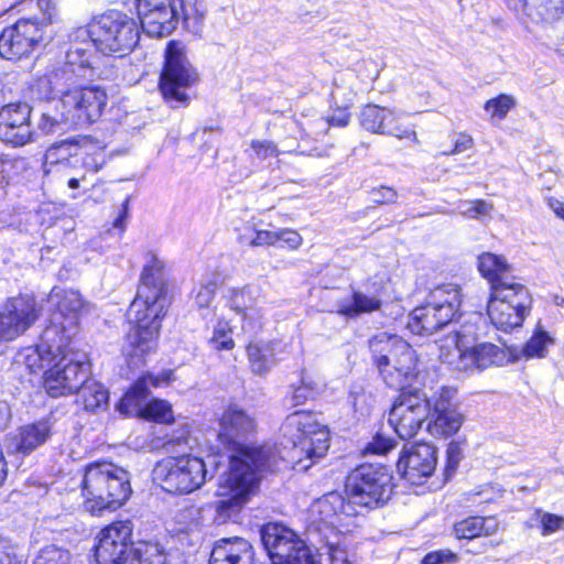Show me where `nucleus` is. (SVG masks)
I'll list each match as a JSON object with an SVG mask.
<instances>
[{"mask_svg": "<svg viewBox=\"0 0 564 564\" xmlns=\"http://www.w3.org/2000/svg\"><path fill=\"white\" fill-rule=\"evenodd\" d=\"M542 534L550 535L560 530L564 529V517H560L553 513H543L541 516Z\"/></svg>", "mask_w": 564, "mask_h": 564, "instance_id": "50", "label": "nucleus"}, {"mask_svg": "<svg viewBox=\"0 0 564 564\" xmlns=\"http://www.w3.org/2000/svg\"><path fill=\"white\" fill-rule=\"evenodd\" d=\"M490 296L514 303L517 307H531V295L525 285L519 282L513 275L496 282L490 289Z\"/></svg>", "mask_w": 564, "mask_h": 564, "instance_id": "33", "label": "nucleus"}, {"mask_svg": "<svg viewBox=\"0 0 564 564\" xmlns=\"http://www.w3.org/2000/svg\"><path fill=\"white\" fill-rule=\"evenodd\" d=\"M373 364L387 386L404 389L417 375L414 349L401 337L379 333L369 340Z\"/></svg>", "mask_w": 564, "mask_h": 564, "instance_id": "6", "label": "nucleus"}, {"mask_svg": "<svg viewBox=\"0 0 564 564\" xmlns=\"http://www.w3.org/2000/svg\"><path fill=\"white\" fill-rule=\"evenodd\" d=\"M219 441L229 451L228 465L217 479L216 509L220 516L237 514L256 492L261 474L278 465L270 446H249L242 443L256 432L253 416L234 404L220 417Z\"/></svg>", "mask_w": 564, "mask_h": 564, "instance_id": "1", "label": "nucleus"}, {"mask_svg": "<svg viewBox=\"0 0 564 564\" xmlns=\"http://www.w3.org/2000/svg\"><path fill=\"white\" fill-rule=\"evenodd\" d=\"M522 10L533 22H552L562 15L564 6L562 0H523Z\"/></svg>", "mask_w": 564, "mask_h": 564, "instance_id": "36", "label": "nucleus"}, {"mask_svg": "<svg viewBox=\"0 0 564 564\" xmlns=\"http://www.w3.org/2000/svg\"><path fill=\"white\" fill-rule=\"evenodd\" d=\"M257 299L252 289L247 285L242 288H230L227 291V305L230 310L241 315L242 329L253 332L260 325L258 321L262 317L260 310L256 307Z\"/></svg>", "mask_w": 564, "mask_h": 564, "instance_id": "27", "label": "nucleus"}, {"mask_svg": "<svg viewBox=\"0 0 564 564\" xmlns=\"http://www.w3.org/2000/svg\"><path fill=\"white\" fill-rule=\"evenodd\" d=\"M498 522L495 518L468 517L456 522L453 527L455 538L473 540L479 536H489L497 532Z\"/></svg>", "mask_w": 564, "mask_h": 564, "instance_id": "34", "label": "nucleus"}, {"mask_svg": "<svg viewBox=\"0 0 564 564\" xmlns=\"http://www.w3.org/2000/svg\"><path fill=\"white\" fill-rule=\"evenodd\" d=\"M13 555V549L9 542L0 539V564H11Z\"/></svg>", "mask_w": 564, "mask_h": 564, "instance_id": "60", "label": "nucleus"}, {"mask_svg": "<svg viewBox=\"0 0 564 564\" xmlns=\"http://www.w3.org/2000/svg\"><path fill=\"white\" fill-rule=\"evenodd\" d=\"M381 299L378 293L352 291L350 300L339 302L337 313L347 318H356L361 314L380 310Z\"/></svg>", "mask_w": 564, "mask_h": 564, "instance_id": "32", "label": "nucleus"}, {"mask_svg": "<svg viewBox=\"0 0 564 564\" xmlns=\"http://www.w3.org/2000/svg\"><path fill=\"white\" fill-rule=\"evenodd\" d=\"M40 312L34 296H14L6 302L2 312H0V325L10 339L13 340L36 322Z\"/></svg>", "mask_w": 564, "mask_h": 564, "instance_id": "22", "label": "nucleus"}, {"mask_svg": "<svg viewBox=\"0 0 564 564\" xmlns=\"http://www.w3.org/2000/svg\"><path fill=\"white\" fill-rule=\"evenodd\" d=\"M250 148L254 154V158L264 161L270 158H276L280 154L278 145L269 140H252Z\"/></svg>", "mask_w": 564, "mask_h": 564, "instance_id": "49", "label": "nucleus"}, {"mask_svg": "<svg viewBox=\"0 0 564 564\" xmlns=\"http://www.w3.org/2000/svg\"><path fill=\"white\" fill-rule=\"evenodd\" d=\"M171 375V371H164L162 372V377H155L152 375L142 376L120 400L118 410L126 415L131 414L134 410H139L148 399L150 388H156L161 383L163 384L169 382Z\"/></svg>", "mask_w": 564, "mask_h": 564, "instance_id": "29", "label": "nucleus"}, {"mask_svg": "<svg viewBox=\"0 0 564 564\" xmlns=\"http://www.w3.org/2000/svg\"><path fill=\"white\" fill-rule=\"evenodd\" d=\"M531 307H517L500 299L490 296L487 303V314L491 323L501 330L509 332L522 325Z\"/></svg>", "mask_w": 564, "mask_h": 564, "instance_id": "28", "label": "nucleus"}, {"mask_svg": "<svg viewBox=\"0 0 564 564\" xmlns=\"http://www.w3.org/2000/svg\"><path fill=\"white\" fill-rule=\"evenodd\" d=\"M132 532L130 520L115 521L104 528L95 546L97 564H124L132 547Z\"/></svg>", "mask_w": 564, "mask_h": 564, "instance_id": "20", "label": "nucleus"}, {"mask_svg": "<svg viewBox=\"0 0 564 564\" xmlns=\"http://www.w3.org/2000/svg\"><path fill=\"white\" fill-rule=\"evenodd\" d=\"M430 414V403L419 391H402L394 401L389 423L402 440L412 438Z\"/></svg>", "mask_w": 564, "mask_h": 564, "instance_id": "18", "label": "nucleus"}, {"mask_svg": "<svg viewBox=\"0 0 564 564\" xmlns=\"http://www.w3.org/2000/svg\"><path fill=\"white\" fill-rule=\"evenodd\" d=\"M280 341H256L247 346V356L252 373L267 375L276 364V354L281 351Z\"/></svg>", "mask_w": 564, "mask_h": 564, "instance_id": "31", "label": "nucleus"}, {"mask_svg": "<svg viewBox=\"0 0 564 564\" xmlns=\"http://www.w3.org/2000/svg\"><path fill=\"white\" fill-rule=\"evenodd\" d=\"M492 208V204L482 199H476L463 203L460 206V214L468 218H478L489 215Z\"/></svg>", "mask_w": 564, "mask_h": 564, "instance_id": "48", "label": "nucleus"}, {"mask_svg": "<svg viewBox=\"0 0 564 564\" xmlns=\"http://www.w3.org/2000/svg\"><path fill=\"white\" fill-rule=\"evenodd\" d=\"M547 206L556 214L557 217L564 220V203L554 198H547Z\"/></svg>", "mask_w": 564, "mask_h": 564, "instance_id": "64", "label": "nucleus"}, {"mask_svg": "<svg viewBox=\"0 0 564 564\" xmlns=\"http://www.w3.org/2000/svg\"><path fill=\"white\" fill-rule=\"evenodd\" d=\"M82 490L84 506L90 513L116 510L132 492L128 471L109 462L86 466Z\"/></svg>", "mask_w": 564, "mask_h": 564, "instance_id": "4", "label": "nucleus"}, {"mask_svg": "<svg viewBox=\"0 0 564 564\" xmlns=\"http://www.w3.org/2000/svg\"><path fill=\"white\" fill-rule=\"evenodd\" d=\"M319 542L322 545L317 547V564H352L347 551L340 546L339 534L325 535Z\"/></svg>", "mask_w": 564, "mask_h": 564, "instance_id": "38", "label": "nucleus"}, {"mask_svg": "<svg viewBox=\"0 0 564 564\" xmlns=\"http://www.w3.org/2000/svg\"><path fill=\"white\" fill-rule=\"evenodd\" d=\"M350 120V115L348 113L347 110L343 109V110H339L338 112L334 113L330 118H329V124L332 126H336V127H345L348 124Z\"/></svg>", "mask_w": 564, "mask_h": 564, "instance_id": "62", "label": "nucleus"}, {"mask_svg": "<svg viewBox=\"0 0 564 564\" xmlns=\"http://www.w3.org/2000/svg\"><path fill=\"white\" fill-rule=\"evenodd\" d=\"M276 242L282 241L291 249H297L302 245V237L295 230L280 229L276 231Z\"/></svg>", "mask_w": 564, "mask_h": 564, "instance_id": "55", "label": "nucleus"}, {"mask_svg": "<svg viewBox=\"0 0 564 564\" xmlns=\"http://www.w3.org/2000/svg\"><path fill=\"white\" fill-rule=\"evenodd\" d=\"M32 109L26 102H11L0 109V139L14 147L31 142L34 130L31 124Z\"/></svg>", "mask_w": 564, "mask_h": 564, "instance_id": "21", "label": "nucleus"}, {"mask_svg": "<svg viewBox=\"0 0 564 564\" xmlns=\"http://www.w3.org/2000/svg\"><path fill=\"white\" fill-rule=\"evenodd\" d=\"M166 556L156 545H145L144 550H137L130 564H165Z\"/></svg>", "mask_w": 564, "mask_h": 564, "instance_id": "47", "label": "nucleus"}, {"mask_svg": "<svg viewBox=\"0 0 564 564\" xmlns=\"http://www.w3.org/2000/svg\"><path fill=\"white\" fill-rule=\"evenodd\" d=\"M463 415L448 401L440 399L435 402L432 421L427 430L435 436H451L462 426Z\"/></svg>", "mask_w": 564, "mask_h": 564, "instance_id": "30", "label": "nucleus"}, {"mask_svg": "<svg viewBox=\"0 0 564 564\" xmlns=\"http://www.w3.org/2000/svg\"><path fill=\"white\" fill-rule=\"evenodd\" d=\"M78 149L79 144L77 140H63L48 148L46 151V161L51 164L63 163L64 161H68L70 158L77 156Z\"/></svg>", "mask_w": 564, "mask_h": 564, "instance_id": "41", "label": "nucleus"}, {"mask_svg": "<svg viewBox=\"0 0 564 564\" xmlns=\"http://www.w3.org/2000/svg\"><path fill=\"white\" fill-rule=\"evenodd\" d=\"M447 454V465H446V474L455 473L460 459H462V451L458 444L451 443L446 451Z\"/></svg>", "mask_w": 564, "mask_h": 564, "instance_id": "57", "label": "nucleus"}, {"mask_svg": "<svg viewBox=\"0 0 564 564\" xmlns=\"http://www.w3.org/2000/svg\"><path fill=\"white\" fill-rule=\"evenodd\" d=\"M300 387L304 388V391L315 395L321 391L323 382L321 380H316L311 375L303 371Z\"/></svg>", "mask_w": 564, "mask_h": 564, "instance_id": "59", "label": "nucleus"}, {"mask_svg": "<svg viewBox=\"0 0 564 564\" xmlns=\"http://www.w3.org/2000/svg\"><path fill=\"white\" fill-rule=\"evenodd\" d=\"M39 7H45L42 21L34 19H20L14 24L4 28L0 34V56L15 61L28 56L42 40L43 23L51 22L52 13L48 11L51 0H37Z\"/></svg>", "mask_w": 564, "mask_h": 564, "instance_id": "14", "label": "nucleus"}, {"mask_svg": "<svg viewBox=\"0 0 564 564\" xmlns=\"http://www.w3.org/2000/svg\"><path fill=\"white\" fill-rule=\"evenodd\" d=\"M154 475L166 491L189 494L204 485L207 469L203 459L188 455L159 463Z\"/></svg>", "mask_w": 564, "mask_h": 564, "instance_id": "13", "label": "nucleus"}, {"mask_svg": "<svg viewBox=\"0 0 564 564\" xmlns=\"http://www.w3.org/2000/svg\"><path fill=\"white\" fill-rule=\"evenodd\" d=\"M514 106L516 99L512 96L501 94L487 100L484 108L491 115V118L502 120Z\"/></svg>", "mask_w": 564, "mask_h": 564, "instance_id": "45", "label": "nucleus"}, {"mask_svg": "<svg viewBox=\"0 0 564 564\" xmlns=\"http://www.w3.org/2000/svg\"><path fill=\"white\" fill-rule=\"evenodd\" d=\"M312 523L321 538L339 534V525L343 524L345 518L355 517L360 510L339 492H328L316 499L310 508Z\"/></svg>", "mask_w": 564, "mask_h": 564, "instance_id": "19", "label": "nucleus"}, {"mask_svg": "<svg viewBox=\"0 0 564 564\" xmlns=\"http://www.w3.org/2000/svg\"><path fill=\"white\" fill-rule=\"evenodd\" d=\"M314 395L311 394L310 392L307 391H304V388H301L300 386L294 388L293 390V393H292V404L293 405H299L303 402H305L307 399L310 398H313Z\"/></svg>", "mask_w": 564, "mask_h": 564, "instance_id": "63", "label": "nucleus"}, {"mask_svg": "<svg viewBox=\"0 0 564 564\" xmlns=\"http://www.w3.org/2000/svg\"><path fill=\"white\" fill-rule=\"evenodd\" d=\"M48 301L55 305L56 310L52 313L50 325L45 328V338L61 337L70 343V338L76 334L79 312L84 305L79 292L54 288Z\"/></svg>", "mask_w": 564, "mask_h": 564, "instance_id": "17", "label": "nucleus"}, {"mask_svg": "<svg viewBox=\"0 0 564 564\" xmlns=\"http://www.w3.org/2000/svg\"><path fill=\"white\" fill-rule=\"evenodd\" d=\"M474 144L473 138L468 134H460L455 141L453 149L444 151V155H454L469 150Z\"/></svg>", "mask_w": 564, "mask_h": 564, "instance_id": "58", "label": "nucleus"}, {"mask_svg": "<svg viewBox=\"0 0 564 564\" xmlns=\"http://www.w3.org/2000/svg\"><path fill=\"white\" fill-rule=\"evenodd\" d=\"M208 343L216 350H231L235 347L232 329L227 321L216 323Z\"/></svg>", "mask_w": 564, "mask_h": 564, "instance_id": "43", "label": "nucleus"}, {"mask_svg": "<svg viewBox=\"0 0 564 564\" xmlns=\"http://www.w3.org/2000/svg\"><path fill=\"white\" fill-rule=\"evenodd\" d=\"M261 539L273 564H317L305 542L284 525H264Z\"/></svg>", "mask_w": 564, "mask_h": 564, "instance_id": "15", "label": "nucleus"}, {"mask_svg": "<svg viewBox=\"0 0 564 564\" xmlns=\"http://www.w3.org/2000/svg\"><path fill=\"white\" fill-rule=\"evenodd\" d=\"M137 10L143 31L153 37L171 34L181 18L191 19L183 0H137Z\"/></svg>", "mask_w": 564, "mask_h": 564, "instance_id": "16", "label": "nucleus"}, {"mask_svg": "<svg viewBox=\"0 0 564 564\" xmlns=\"http://www.w3.org/2000/svg\"><path fill=\"white\" fill-rule=\"evenodd\" d=\"M478 269L490 283V289L495 286L496 282L502 281L511 275V268L506 259L490 252L481 253L478 257Z\"/></svg>", "mask_w": 564, "mask_h": 564, "instance_id": "37", "label": "nucleus"}, {"mask_svg": "<svg viewBox=\"0 0 564 564\" xmlns=\"http://www.w3.org/2000/svg\"><path fill=\"white\" fill-rule=\"evenodd\" d=\"M47 97L54 101L56 115L43 113L41 128L50 133L61 124L75 127L96 122L102 115L108 95L97 85L84 86L70 68H62L40 80Z\"/></svg>", "mask_w": 564, "mask_h": 564, "instance_id": "3", "label": "nucleus"}, {"mask_svg": "<svg viewBox=\"0 0 564 564\" xmlns=\"http://www.w3.org/2000/svg\"><path fill=\"white\" fill-rule=\"evenodd\" d=\"M370 199L375 204H392L395 203L398 194L392 187L380 186L372 188L369 193Z\"/></svg>", "mask_w": 564, "mask_h": 564, "instance_id": "51", "label": "nucleus"}, {"mask_svg": "<svg viewBox=\"0 0 564 564\" xmlns=\"http://www.w3.org/2000/svg\"><path fill=\"white\" fill-rule=\"evenodd\" d=\"M217 285L214 282L202 285L196 295L195 302L199 307H207L213 302Z\"/></svg>", "mask_w": 564, "mask_h": 564, "instance_id": "53", "label": "nucleus"}, {"mask_svg": "<svg viewBox=\"0 0 564 564\" xmlns=\"http://www.w3.org/2000/svg\"><path fill=\"white\" fill-rule=\"evenodd\" d=\"M552 343L553 339L546 332L538 329L524 346V355L527 357H543L547 345Z\"/></svg>", "mask_w": 564, "mask_h": 564, "instance_id": "46", "label": "nucleus"}, {"mask_svg": "<svg viewBox=\"0 0 564 564\" xmlns=\"http://www.w3.org/2000/svg\"><path fill=\"white\" fill-rule=\"evenodd\" d=\"M457 554L452 552L451 550H438L427 553L423 557L422 564L455 563L457 562Z\"/></svg>", "mask_w": 564, "mask_h": 564, "instance_id": "52", "label": "nucleus"}, {"mask_svg": "<svg viewBox=\"0 0 564 564\" xmlns=\"http://www.w3.org/2000/svg\"><path fill=\"white\" fill-rule=\"evenodd\" d=\"M164 57L159 83L163 99L173 108L187 106L191 100L188 90L198 83L199 76L186 56L185 45L170 41Z\"/></svg>", "mask_w": 564, "mask_h": 564, "instance_id": "8", "label": "nucleus"}, {"mask_svg": "<svg viewBox=\"0 0 564 564\" xmlns=\"http://www.w3.org/2000/svg\"><path fill=\"white\" fill-rule=\"evenodd\" d=\"M276 231L257 230L248 243L252 247L273 246L276 243Z\"/></svg>", "mask_w": 564, "mask_h": 564, "instance_id": "54", "label": "nucleus"}, {"mask_svg": "<svg viewBox=\"0 0 564 564\" xmlns=\"http://www.w3.org/2000/svg\"><path fill=\"white\" fill-rule=\"evenodd\" d=\"M67 346H69V343L61 337L46 339L44 330L41 343L34 347L30 346L23 348L18 354L17 361L23 364L30 372L35 373L46 367L48 369Z\"/></svg>", "mask_w": 564, "mask_h": 564, "instance_id": "24", "label": "nucleus"}, {"mask_svg": "<svg viewBox=\"0 0 564 564\" xmlns=\"http://www.w3.org/2000/svg\"><path fill=\"white\" fill-rule=\"evenodd\" d=\"M395 446L394 441L378 434L367 449L376 454H386Z\"/></svg>", "mask_w": 564, "mask_h": 564, "instance_id": "56", "label": "nucleus"}, {"mask_svg": "<svg viewBox=\"0 0 564 564\" xmlns=\"http://www.w3.org/2000/svg\"><path fill=\"white\" fill-rule=\"evenodd\" d=\"M380 134L391 135L400 140L406 139L415 144L420 143L415 126L405 122L404 113L395 109L387 108Z\"/></svg>", "mask_w": 564, "mask_h": 564, "instance_id": "35", "label": "nucleus"}, {"mask_svg": "<svg viewBox=\"0 0 564 564\" xmlns=\"http://www.w3.org/2000/svg\"><path fill=\"white\" fill-rule=\"evenodd\" d=\"M460 304L462 296L457 286H438L430 293L426 304L412 311L408 328L416 335H432L454 319Z\"/></svg>", "mask_w": 564, "mask_h": 564, "instance_id": "11", "label": "nucleus"}, {"mask_svg": "<svg viewBox=\"0 0 564 564\" xmlns=\"http://www.w3.org/2000/svg\"><path fill=\"white\" fill-rule=\"evenodd\" d=\"M77 392L82 399L84 408L88 411L106 409L108 405V390L100 382L94 379H88L87 377Z\"/></svg>", "mask_w": 564, "mask_h": 564, "instance_id": "39", "label": "nucleus"}, {"mask_svg": "<svg viewBox=\"0 0 564 564\" xmlns=\"http://www.w3.org/2000/svg\"><path fill=\"white\" fill-rule=\"evenodd\" d=\"M163 262L155 256L143 268L137 295L128 310L133 326L127 334L123 355L130 368L144 364L145 354L156 346L161 322L170 306Z\"/></svg>", "mask_w": 564, "mask_h": 564, "instance_id": "2", "label": "nucleus"}, {"mask_svg": "<svg viewBox=\"0 0 564 564\" xmlns=\"http://www.w3.org/2000/svg\"><path fill=\"white\" fill-rule=\"evenodd\" d=\"M345 491L349 501L360 510L386 503L393 491L392 475L381 465L365 464L347 477Z\"/></svg>", "mask_w": 564, "mask_h": 564, "instance_id": "10", "label": "nucleus"}, {"mask_svg": "<svg viewBox=\"0 0 564 564\" xmlns=\"http://www.w3.org/2000/svg\"><path fill=\"white\" fill-rule=\"evenodd\" d=\"M284 436L292 443L289 459L299 470H307L329 448V432L311 412L296 411L290 414L282 426Z\"/></svg>", "mask_w": 564, "mask_h": 564, "instance_id": "5", "label": "nucleus"}, {"mask_svg": "<svg viewBox=\"0 0 564 564\" xmlns=\"http://www.w3.org/2000/svg\"><path fill=\"white\" fill-rule=\"evenodd\" d=\"M32 564H72V554L65 547L48 544L40 549Z\"/></svg>", "mask_w": 564, "mask_h": 564, "instance_id": "40", "label": "nucleus"}, {"mask_svg": "<svg viewBox=\"0 0 564 564\" xmlns=\"http://www.w3.org/2000/svg\"><path fill=\"white\" fill-rule=\"evenodd\" d=\"M142 413L145 417L155 422L171 423L173 421L171 405L164 400L154 399L148 402Z\"/></svg>", "mask_w": 564, "mask_h": 564, "instance_id": "44", "label": "nucleus"}, {"mask_svg": "<svg viewBox=\"0 0 564 564\" xmlns=\"http://www.w3.org/2000/svg\"><path fill=\"white\" fill-rule=\"evenodd\" d=\"M89 35L98 51L119 56L128 55L140 39L137 22L117 10L96 17L89 24Z\"/></svg>", "mask_w": 564, "mask_h": 564, "instance_id": "9", "label": "nucleus"}, {"mask_svg": "<svg viewBox=\"0 0 564 564\" xmlns=\"http://www.w3.org/2000/svg\"><path fill=\"white\" fill-rule=\"evenodd\" d=\"M51 434L52 424L47 419L23 425L8 440V452L26 456L45 444Z\"/></svg>", "mask_w": 564, "mask_h": 564, "instance_id": "25", "label": "nucleus"}, {"mask_svg": "<svg viewBox=\"0 0 564 564\" xmlns=\"http://www.w3.org/2000/svg\"><path fill=\"white\" fill-rule=\"evenodd\" d=\"M128 212H129V197H127L124 199V202L122 203L120 212H119V215L117 216V218L113 221V227L115 228H119L121 230L124 229L126 220H127V217H128Z\"/></svg>", "mask_w": 564, "mask_h": 564, "instance_id": "61", "label": "nucleus"}, {"mask_svg": "<svg viewBox=\"0 0 564 564\" xmlns=\"http://www.w3.org/2000/svg\"><path fill=\"white\" fill-rule=\"evenodd\" d=\"M435 467L436 449L426 443L414 444L405 449L397 464L398 471L412 485H419L430 477Z\"/></svg>", "mask_w": 564, "mask_h": 564, "instance_id": "23", "label": "nucleus"}, {"mask_svg": "<svg viewBox=\"0 0 564 564\" xmlns=\"http://www.w3.org/2000/svg\"><path fill=\"white\" fill-rule=\"evenodd\" d=\"M84 355L67 346L53 365L45 370L44 388L48 395L58 398L78 391L88 377L90 366Z\"/></svg>", "mask_w": 564, "mask_h": 564, "instance_id": "12", "label": "nucleus"}, {"mask_svg": "<svg viewBox=\"0 0 564 564\" xmlns=\"http://www.w3.org/2000/svg\"><path fill=\"white\" fill-rule=\"evenodd\" d=\"M253 547L246 539H221L213 547L209 564H253Z\"/></svg>", "mask_w": 564, "mask_h": 564, "instance_id": "26", "label": "nucleus"}, {"mask_svg": "<svg viewBox=\"0 0 564 564\" xmlns=\"http://www.w3.org/2000/svg\"><path fill=\"white\" fill-rule=\"evenodd\" d=\"M440 358L459 371L478 370L500 365L506 358L503 349L491 343H475L471 334L456 330L441 346Z\"/></svg>", "mask_w": 564, "mask_h": 564, "instance_id": "7", "label": "nucleus"}, {"mask_svg": "<svg viewBox=\"0 0 564 564\" xmlns=\"http://www.w3.org/2000/svg\"><path fill=\"white\" fill-rule=\"evenodd\" d=\"M387 108L377 105H367L362 108L359 121L360 124L372 133L380 134L382 123L384 121Z\"/></svg>", "mask_w": 564, "mask_h": 564, "instance_id": "42", "label": "nucleus"}]
</instances>
